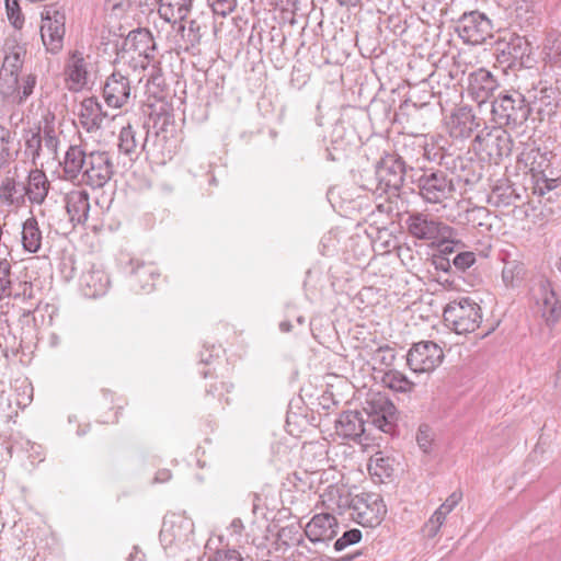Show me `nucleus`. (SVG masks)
I'll return each instance as SVG.
<instances>
[{
    "label": "nucleus",
    "instance_id": "1",
    "mask_svg": "<svg viewBox=\"0 0 561 561\" xmlns=\"http://www.w3.org/2000/svg\"><path fill=\"white\" fill-rule=\"evenodd\" d=\"M471 145L480 160L493 164H499L503 157L515 154V174L526 175V139L510 137V133L501 127L489 129L484 126L474 135Z\"/></svg>",
    "mask_w": 561,
    "mask_h": 561
},
{
    "label": "nucleus",
    "instance_id": "2",
    "mask_svg": "<svg viewBox=\"0 0 561 561\" xmlns=\"http://www.w3.org/2000/svg\"><path fill=\"white\" fill-rule=\"evenodd\" d=\"M491 106L494 122L503 125L510 137L526 139V95L519 85L501 93Z\"/></svg>",
    "mask_w": 561,
    "mask_h": 561
},
{
    "label": "nucleus",
    "instance_id": "3",
    "mask_svg": "<svg viewBox=\"0 0 561 561\" xmlns=\"http://www.w3.org/2000/svg\"><path fill=\"white\" fill-rule=\"evenodd\" d=\"M411 169L408 162L397 152H383L375 163L374 186L369 187L375 194L382 196H399Z\"/></svg>",
    "mask_w": 561,
    "mask_h": 561
},
{
    "label": "nucleus",
    "instance_id": "4",
    "mask_svg": "<svg viewBox=\"0 0 561 561\" xmlns=\"http://www.w3.org/2000/svg\"><path fill=\"white\" fill-rule=\"evenodd\" d=\"M525 12L522 7L516 8V18L512 21L499 43L501 48L497 60L504 67L506 76L512 72L517 77V71L525 69L526 30L523 24V14Z\"/></svg>",
    "mask_w": 561,
    "mask_h": 561
},
{
    "label": "nucleus",
    "instance_id": "5",
    "mask_svg": "<svg viewBox=\"0 0 561 561\" xmlns=\"http://www.w3.org/2000/svg\"><path fill=\"white\" fill-rule=\"evenodd\" d=\"M410 180L414 185L412 190L428 204H442L456 191L453 180L439 169H411Z\"/></svg>",
    "mask_w": 561,
    "mask_h": 561
},
{
    "label": "nucleus",
    "instance_id": "6",
    "mask_svg": "<svg viewBox=\"0 0 561 561\" xmlns=\"http://www.w3.org/2000/svg\"><path fill=\"white\" fill-rule=\"evenodd\" d=\"M443 318L446 327L455 333H471L482 321L481 307L470 297H462L446 305Z\"/></svg>",
    "mask_w": 561,
    "mask_h": 561
},
{
    "label": "nucleus",
    "instance_id": "7",
    "mask_svg": "<svg viewBox=\"0 0 561 561\" xmlns=\"http://www.w3.org/2000/svg\"><path fill=\"white\" fill-rule=\"evenodd\" d=\"M364 411L368 416V422L378 430L391 436L398 434L397 408L386 393H369L365 401Z\"/></svg>",
    "mask_w": 561,
    "mask_h": 561
},
{
    "label": "nucleus",
    "instance_id": "8",
    "mask_svg": "<svg viewBox=\"0 0 561 561\" xmlns=\"http://www.w3.org/2000/svg\"><path fill=\"white\" fill-rule=\"evenodd\" d=\"M536 286L538 288L535 298L537 305L540 306L541 317L545 320V327L540 329V340L547 343L553 337L552 329L561 317V304L549 279L540 276L536 282Z\"/></svg>",
    "mask_w": 561,
    "mask_h": 561
},
{
    "label": "nucleus",
    "instance_id": "9",
    "mask_svg": "<svg viewBox=\"0 0 561 561\" xmlns=\"http://www.w3.org/2000/svg\"><path fill=\"white\" fill-rule=\"evenodd\" d=\"M41 38L47 53L57 55L64 47L66 15L56 4H49L41 13Z\"/></svg>",
    "mask_w": 561,
    "mask_h": 561
},
{
    "label": "nucleus",
    "instance_id": "10",
    "mask_svg": "<svg viewBox=\"0 0 561 561\" xmlns=\"http://www.w3.org/2000/svg\"><path fill=\"white\" fill-rule=\"evenodd\" d=\"M551 157L552 151L547 145L541 146L531 137L528 138V161H530L528 172L531 173L534 180V194L541 196L545 194V190L550 191L553 187L556 180L548 178L546 174L550 167Z\"/></svg>",
    "mask_w": 561,
    "mask_h": 561
},
{
    "label": "nucleus",
    "instance_id": "11",
    "mask_svg": "<svg viewBox=\"0 0 561 561\" xmlns=\"http://www.w3.org/2000/svg\"><path fill=\"white\" fill-rule=\"evenodd\" d=\"M387 507L381 495L373 492L356 494L351 518L363 527L374 528L381 524Z\"/></svg>",
    "mask_w": 561,
    "mask_h": 561
},
{
    "label": "nucleus",
    "instance_id": "12",
    "mask_svg": "<svg viewBox=\"0 0 561 561\" xmlns=\"http://www.w3.org/2000/svg\"><path fill=\"white\" fill-rule=\"evenodd\" d=\"M455 31L463 43L480 45L493 36V24L484 13L470 11L459 18Z\"/></svg>",
    "mask_w": 561,
    "mask_h": 561
},
{
    "label": "nucleus",
    "instance_id": "13",
    "mask_svg": "<svg viewBox=\"0 0 561 561\" xmlns=\"http://www.w3.org/2000/svg\"><path fill=\"white\" fill-rule=\"evenodd\" d=\"M409 234L417 240L434 242L450 234L451 227L430 214L410 213L405 219Z\"/></svg>",
    "mask_w": 561,
    "mask_h": 561
},
{
    "label": "nucleus",
    "instance_id": "14",
    "mask_svg": "<svg viewBox=\"0 0 561 561\" xmlns=\"http://www.w3.org/2000/svg\"><path fill=\"white\" fill-rule=\"evenodd\" d=\"M146 128V124L139 127H134L131 124L122 127L118 134V152L127 156L131 161L136 160L141 152L153 153L151 131Z\"/></svg>",
    "mask_w": 561,
    "mask_h": 561
},
{
    "label": "nucleus",
    "instance_id": "15",
    "mask_svg": "<svg viewBox=\"0 0 561 561\" xmlns=\"http://www.w3.org/2000/svg\"><path fill=\"white\" fill-rule=\"evenodd\" d=\"M443 359V348L433 341L414 343L407 354V365L414 373L433 371Z\"/></svg>",
    "mask_w": 561,
    "mask_h": 561
},
{
    "label": "nucleus",
    "instance_id": "16",
    "mask_svg": "<svg viewBox=\"0 0 561 561\" xmlns=\"http://www.w3.org/2000/svg\"><path fill=\"white\" fill-rule=\"evenodd\" d=\"M525 254L515 245H508L501 251L502 280L507 289L519 290L526 286Z\"/></svg>",
    "mask_w": 561,
    "mask_h": 561
},
{
    "label": "nucleus",
    "instance_id": "17",
    "mask_svg": "<svg viewBox=\"0 0 561 561\" xmlns=\"http://www.w3.org/2000/svg\"><path fill=\"white\" fill-rule=\"evenodd\" d=\"M126 268L128 284L133 291L136 294H149L154 289L156 282L160 277V272L153 262L131 257Z\"/></svg>",
    "mask_w": 561,
    "mask_h": 561
},
{
    "label": "nucleus",
    "instance_id": "18",
    "mask_svg": "<svg viewBox=\"0 0 561 561\" xmlns=\"http://www.w3.org/2000/svg\"><path fill=\"white\" fill-rule=\"evenodd\" d=\"M484 126L485 122L477 117L470 107L461 106L451 115L449 135L456 140L474 138Z\"/></svg>",
    "mask_w": 561,
    "mask_h": 561
},
{
    "label": "nucleus",
    "instance_id": "19",
    "mask_svg": "<svg viewBox=\"0 0 561 561\" xmlns=\"http://www.w3.org/2000/svg\"><path fill=\"white\" fill-rule=\"evenodd\" d=\"M443 167L456 174L467 185L477 184L482 178L483 165L472 157L456 156L453 152L450 157H447V161L443 162Z\"/></svg>",
    "mask_w": 561,
    "mask_h": 561
},
{
    "label": "nucleus",
    "instance_id": "20",
    "mask_svg": "<svg viewBox=\"0 0 561 561\" xmlns=\"http://www.w3.org/2000/svg\"><path fill=\"white\" fill-rule=\"evenodd\" d=\"M339 533V523L330 513L316 514L306 525L305 536L313 543L328 542Z\"/></svg>",
    "mask_w": 561,
    "mask_h": 561
},
{
    "label": "nucleus",
    "instance_id": "21",
    "mask_svg": "<svg viewBox=\"0 0 561 561\" xmlns=\"http://www.w3.org/2000/svg\"><path fill=\"white\" fill-rule=\"evenodd\" d=\"M89 165L84 184L92 188L103 187L114 174V165L106 151H91Z\"/></svg>",
    "mask_w": 561,
    "mask_h": 561
},
{
    "label": "nucleus",
    "instance_id": "22",
    "mask_svg": "<svg viewBox=\"0 0 561 561\" xmlns=\"http://www.w3.org/2000/svg\"><path fill=\"white\" fill-rule=\"evenodd\" d=\"M497 87V80L484 68H480L468 76V93L479 105L485 103Z\"/></svg>",
    "mask_w": 561,
    "mask_h": 561
},
{
    "label": "nucleus",
    "instance_id": "23",
    "mask_svg": "<svg viewBox=\"0 0 561 561\" xmlns=\"http://www.w3.org/2000/svg\"><path fill=\"white\" fill-rule=\"evenodd\" d=\"M131 88L129 79L119 72H113L103 87V98L106 104L119 108L128 103Z\"/></svg>",
    "mask_w": 561,
    "mask_h": 561
},
{
    "label": "nucleus",
    "instance_id": "24",
    "mask_svg": "<svg viewBox=\"0 0 561 561\" xmlns=\"http://www.w3.org/2000/svg\"><path fill=\"white\" fill-rule=\"evenodd\" d=\"M65 208L75 228L84 225L90 211V195L85 190H73L65 195Z\"/></svg>",
    "mask_w": 561,
    "mask_h": 561
},
{
    "label": "nucleus",
    "instance_id": "25",
    "mask_svg": "<svg viewBox=\"0 0 561 561\" xmlns=\"http://www.w3.org/2000/svg\"><path fill=\"white\" fill-rule=\"evenodd\" d=\"M194 533V523L182 516L164 520L160 530V540L168 543H185Z\"/></svg>",
    "mask_w": 561,
    "mask_h": 561
},
{
    "label": "nucleus",
    "instance_id": "26",
    "mask_svg": "<svg viewBox=\"0 0 561 561\" xmlns=\"http://www.w3.org/2000/svg\"><path fill=\"white\" fill-rule=\"evenodd\" d=\"M65 75L71 91H79L87 85L89 76L88 62L81 51L73 50L69 54L65 66Z\"/></svg>",
    "mask_w": 561,
    "mask_h": 561
},
{
    "label": "nucleus",
    "instance_id": "27",
    "mask_svg": "<svg viewBox=\"0 0 561 561\" xmlns=\"http://www.w3.org/2000/svg\"><path fill=\"white\" fill-rule=\"evenodd\" d=\"M80 286L85 297H101L107 291L110 277L103 270L92 266L89 271L82 273Z\"/></svg>",
    "mask_w": 561,
    "mask_h": 561
},
{
    "label": "nucleus",
    "instance_id": "28",
    "mask_svg": "<svg viewBox=\"0 0 561 561\" xmlns=\"http://www.w3.org/2000/svg\"><path fill=\"white\" fill-rule=\"evenodd\" d=\"M365 421L358 411H344L335 422L337 433L346 438L357 440L365 434Z\"/></svg>",
    "mask_w": 561,
    "mask_h": 561
},
{
    "label": "nucleus",
    "instance_id": "29",
    "mask_svg": "<svg viewBox=\"0 0 561 561\" xmlns=\"http://www.w3.org/2000/svg\"><path fill=\"white\" fill-rule=\"evenodd\" d=\"M122 48L124 50L138 51L144 54L146 58L150 57V51L156 49V43L152 33L148 28L138 27L128 33L123 41Z\"/></svg>",
    "mask_w": 561,
    "mask_h": 561
},
{
    "label": "nucleus",
    "instance_id": "30",
    "mask_svg": "<svg viewBox=\"0 0 561 561\" xmlns=\"http://www.w3.org/2000/svg\"><path fill=\"white\" fill-rule=\"evenodd\" d=\"M105 116L103 106L96 98H85L81 102L79 118L88 131L100 128Z\"/></svg>",
    "mask_w": 561,
    "mask_h": 561
},
{
    "label": "nucleus",
    "instance_id": "31",
    "mask_svg": "<svg viewBox=\"0 0 561 561\" xmlns=\"http://www.w3.org/2000/svg\"><path fill=\"white\" fill-rule=\"evenodd\" d=\"M85 150L80 145H71L65 152L64 160L60 162L62 178L75 183V179L82 178L80 173L84 160Z\"/></svg>",
    "mask_w": 561,
    "mask_h": 561
},
{
    "label": "nucleus",
    "instance_id": "32",
    "mask_svg": "<svg viewBox=\"0 0 561 561\" xmlns=\"http://www.w3.org/2000/svg\"><path fill=\"white\" fill-rule=\"evenodd\" d=\"M159 16L168 23L183 22L192 10L193 0H158Z\"/></svg>",
    "mask_w": 561,
    "mask_h": 561
},
{
    "label": "nucleus",
    "instance_id": "33",
    "mask_svg": "<svg viewBox=\"0 0 561 561\" xmlns=\"http://www.w3.org/2000/svg\"><path fill=\"white\" fill-rule=\"evenodd\" d=\"M26 184L13 178H5L0 185V199L9 207H21L25 204Z\"/></svg>",
    "mask_w": 561,
    "mask_h": 561
},
{
    "label": "nucleus",
    "instance_id": "34",
    "mask_svg": "<svg viewBox=\"0 0 561 561\" xmlns=\"http://www.w3.org/2000/svg\"><path fill=\"white\" fill-rule=\"evenodd\" d=\"M27 179L26 196L30 202L38 205L43 204L50 188L46 174L42 170L35 169L30 171Z\"/></svg>",
    "mask_w": 561,
    "mask_h": 561
},
{
    "label": "nucleus",
    "instance_id": "35",
    "mask_svg": "<svg viewBox=\"0 0 561 561\" xmlns=\"http://www.w3.org/2000/svg\"><path fill=\"white\" fill-rule=\"evenodd\" d=\"M304 533H301L298 524L287 525L282 527L276 535V539L273 543L274 550L285 556L287 550L291 547L302 546Z\"/></svg>",
    "mask_w": 561,
    "mask_h": 561
},
{
    "label": "nucleus",
    "instance_id": "36",
    "mask_svg": "<svg viewBox=\"0 0 561 561\" xmlns=\"http://www.w3.org/2000/svg\"><path fill=\"white\" fill-rule=\"evenodd\" d=\"M25 56L26 49L24 46L18 43L5 44V56L1 71L12 76H20Z\"/></svg>",
    "mask_w": 561,
    "mask_h": 561
},
{
    "label": "nucleus",
    "instance_id": "37",
    "mask_svg": "<svg viewBox=\"0 0 561 561\" xmlns=\"http://www.w3.org/2000/svg\"><path fill=\"white\" fill-rule=\"evenodd\" d=\"M42 231L37 219L32 216L27 218L22 226V245L24 251L37 253L42 247Z\"/></svg>",
    "mask_w": 561,
    "mask_h": 561
},
{
    "label": "nucleus",
    "instance_id": "38",
    "mask_svg": "<svg viewBox=\"0 0 561 561\" xmlns=\"http://www.w3.org/2000/svg\"><path fill=\"white\" fill-rule=\"evenodd\" d=\"M144 124L147 125L146 129L151 131V142L156 147L160 138L162 140L167 139L168 128L173 124V116L169 112L162 111L154 115L150 114L148 122Z\"/></svg>",
    "mask_w": 561,
    "mask_h": 561
},
{
    "label": "nucleus",
    "instance_id": "39",
    "mask_svg": "<svg viewBox=\"0 0 561 561\" xmlns=\"http://www.w3.org/2000/svg\"><path fill=\"white\" fill-rule=\"evenodd\" d=\"M232 388V383L216 379L206 386L205 399L210 405L224 409L225 404H229L228 394Z\"/></svg>",
    "mask_w": 561,
    "mask_h": 561
},
{
    "label": "nucleus",
    "instance_id": "40",
    "mask_svg": "<svg viewBox=\"0 0 561 561\" xmlns=\"http://www.w3.org/2000/svg\"><path fill=\"white\" fill-rule=\"evenodd\" d=\"M443 141H445L443 138H431V141H427L426 138H421L419 146L423 149V157L431 162L443 165V162L447 161V157H450L453 153L440 144Z\"/></svg>",
    "mask_w": 561,
    "mask_h": 561
},
{
    "label": "nucleus",
    "instance_id": "41",
    "mask_svg": "<svg viewBox=\"0 0 561 561\" xmlns=\"http://www.w3.org/2000/svg\"><path fill=\"white\" fill-rule=\"evenodd\" d=\"M394 459L385 456L381 451L370 457L368 462V471L373 477H377L380 481L389 479L394 472Z\"/></svg>",
    "mask_w": 561,
    "mask_h": 561
},
{
    "label": "nucleus",
    "instance_id": "42",
    "mask_svg": "<svg viewBox=\"0 0 561 561\" xmlns=\"http://www.w3.org/2000/svg\"><path fill=\"white\" fill-rule=\"evenodd\" d=\"M385 387L399 393H410L414 390L415 383L410 380L403 373L397 369H389L381 378Z\"/></svg>",
    "mask_w": 561,
    "mask_h": 561
},
{
    "label": "nucleus",
    "instance_id": "43",
    "mask_svg": "<svg viewBox=\"0 0 561 561\" xmlns=\"http://www.w3.org/2000/svg\"><path fill=\"white\" fill-rule=\"evenodd\" d=\"M0 94L8 104L18 105L20 96V76L0 72Z\"/></svg>",
    "mask_w": 561,
    "mask_h": 561
},
{
    "label": "nucleus",
    "instance_id": "44",
    "mask_svg": "<svg viewBox=\"0 0 561 561\" xmlns=\"http://www.w3.org/2000/svg\"><path fill=\"white\" fill-rule=\"evenodd\" d=\"M146 92L156 100H163L167 96V83L161 68L152 66L146 83Z\"/></svg>",
    "mask_w": 561,
    "mask_h": 561
},
{
    "label": "nucleus",
    "instance_id": "45",
    "mask_svg": "<svg viewBox=\"0 0 561 561\" xmlns=\"http://www.w3.org/2000/svg\"><path fill=\"white\" fill-rule=\"evenodd\" d=\"M15 135V130L0 123V170L9 165L14 159L11 146Z\"/></svg>",
    "mask_w": 561,
    "mask_h": 561
},
{
    "label": "nucleus",
    "instance_id": "46",
    "mask_svg": "<svg viewBox=\"0 0 561 561\" xmlns=\"http://www.w3.org/2000/svg\"><path fill=\"white\" fill-rule=\"evenodd\" d=\"M543 53L550 62H558L561 59V33L551 31L547 34Z\"/></svg>",
    "mask_w": 561,
    "mask_h": 561
},
{
    "label": "nucleus",
    "instance_id": "47",
    "mask_svg": "<svg viewBox=\"0 0 561 561\" xmlns=\"http://www.w3.org/2000/svg\"><path fill=\"white\" fill-rule=\"evenodd\" d=\"M477 261L476 253L472 251L459 250L453 257L451 263L454 264L455 275L465 273L469 270Z\"/></svg>",
    "mask_w": 561,
    "mask_h": 561
},
{
    "label": "nucleus",
    "instance_id": "48",
    "mask_svg": "<svg viewBox=\"0 0 561 561\" xmlns=\"http://www.w3.org/2000/svg\"><path fill=\"white\" fill-rule=\"evenodd\" d=\"M7 16L10 24L16 28L21 30L24 25V14L20 7L19 0H5L4 1Z\"/></svg>",
    "mask_w": 561,
    "mask_h": 561
},
{
    "label": "nucleus",
    "instance_id": "49",
    "mask_svg": "<svg viewBox=\"0 0 561 561\" xmlns=\"http://www.w3.org/2000/svg\"><path fill=\"white\" fill-rule=\"evenodd\" d=\"M434 436L435 434L428 424L422 423L419 426L415 439L419 447L424 454H430L432 451Z\"/></svg>",
    "mask_w": 561,
    "mask_h": 561
},
{
    "label": "nucleus",
    "instance_id": "50",
    "mask_svg": "<svg viewBox=\"0 0 561 561\" xmlns=\"http://www.w3.org/2000/svg\"><path fill=\"white\" fill-rule=\"evenodd\" d=\"M37 83V77L34 73H28L20 78V96L18 99V105L23 104L34 91Z\"/></svg>",
    "mask_w": 561,
    "mask_h": 561
},
{
    "label": "nucleus",
    "instance_id": "51",
    "mask_svg": "<svg viewBox=\"0 0 561 561\" xmlns=\"http://www.w3.org/2000/svg\"><path fill=\"white\" fill-rule=\"evenodd\" d=\"M362 539V531L357 528L345 530L343 535L337 538L333 545L335 551H342L351 545L359 542Z\"/></svg>",
    "mask_w": 561,
    "mask_h": 561
},
{
    "label": "nucleus",
    "instance_id": "52",
    "mask_svg": "<svg viewBox=\"0 0 561 561\" xmlns=\"http://www.w3.org/2000/svg\"><path fill=\"white\" fill-rule=\"evenodd\" d=\"M11 264L7 259L0 260V296L10 297L11 291Z\"/></svg>",
    "mask_w": 561,
    "mask_h": 561
},
{
    "label": "nucleus",
    "instance_id": "53",
    "mask_svg": "<svg viewBox=\"0 0 561 561\" xmlns=\"http://www.w3.org/2000/svg\"><path fill=\"white\" fill-rule=\"evenodd\" d=\"M355 500L356 495H352L350 492L342 489L340 496H337V503L331 514L344 515L346 512L352 513Z\"/></svg>",
    "mask_w": 561,
    "mask_h": 561
},
{
    "label": "nucleus",
    "instance_id": "54",
    "mask_svg": "<svg viewBox=\"0 0 561 561\" xmlns=\"http://www.w3.org/2000/svg\"><path fill=\"white\" fill-rule=\"evenodd\" d=\"M371 359L386 367L392 366L396 359V352L389 345L379 346L371 356Z\"/></svg>",
    "mask_w": 561,
    "mask_h": 561
},
{
    "label": "nucleus",
    "instance_id": "55",
    "mask_svg": "<svg viewBox=\"0 0 561 561\" xmlns=\"http://www.w3.org/2000/svg\"><path fill=\"white\" fill-rule=\"evenodd\" d=\"M43 138L41 135V127L37 128L36 131H32L31 136H26L25 138V148L32 156V159L35 160L39 157L42 150Z\"/></svg>",
    "mask_w": 561,
    "mask_h": 561
},
{
    "label": "nucleus",
    "instance_id": "56",
    "mask_svg": "<svg viewBox=\"0 0 561 561\" xmlns=\"http://www.w3.org/2000/svg\"><path fill=\"white\" fill-rule=\"evenodd\" d=\"M342 492V488L335 485H329L325 491L321 494V501L323 506L331 511L334 510L335 504L337 503V496H340Z\"/></svg>",
    "mask_w": 561,
    "mask_h": 561
},
{
    "label": "nucleus",
    "instance_id": "57",
    "mask_svg": "<svg viewBox=\"0 0 561 561\" xmlns=\"http://www.w3.org/2000/svg\"><path fill=\"white\" fill-rule=\"evenodd\" d=\"M431 261L436 271H440L449 275H455L451 257L434 253Z\"/></svg>",
    "mask_w": 561,
    "mask_h": 561
},
{
    "label": "nucleus",
    "instance_id": "58",
    "mask_svg": "<svg viewBox=\"0 0 561 561\" xmlns=\"http://www.w3.org/2000/svg\"><path fill=\"white\" fill-rule=\"evenodd\" d=\"M215 14L226 16L237 7V0H208Z\"/></svg>",
    "mask_w": 561,
    "mask_h": 561
},
{
    "label": "nucleus",
    "instance_id": "59",
    "mask_svg": "<svg viewBox=\"0 0 561 561\" xmlns=\"http://www.w3.org/2000/svg\"><path fill=\"white\" fill-rule=\"evenodd\" d=\"M44 136L43 141L45 144V147L48 151H50L53 154H57V148L59 144V139L56 135L55 128L51 125H45L44 127Z\"/></svg>",
    "mask_w": 561,
    "mask_h": 561
},
{
    "label": "nucleus",
    "instance_id": "60",
    "mask_svg": "<svg viewBox=\"0 0 561 561\" xmlns=\"http://www.w3.org/2000/svg\"><path fill=\"white\" fill-rule=\"evenodd\" d=\"M210 561H243V558L238 550L227 548L216 550Z\"/></svg>",
    "mask_w": 561,
    "mask_h": 561
},
{
    "label": "nucleus",
    "instance_id": "61",
    "mask_svg": "<svg viewBox=\"0 0 561 561\" xmlns=\"http://www.w3.org/2000/svg\"><path fill=\"white\" fill-rule=\"evenodd\" d=\"M461 499L462 493L459 491H455L445 500L443 504H440L438 508L448 515L458 505Z\"/></svg>",
    "mask_w": 561,
    "mask_h": 561
},
{
    "label": "nucleus",
    "instance_id": "62",
    "mask_svg": "<svg viewBox=\"0 0 561 561\" xmlns=\"http://www.w3.org/2000/svg\"><path fill=\"white\" fill-rule=\"evenodd\" d=\"M500 198L504 205H516V202H522V195L513 186H507Z\"/></svg>",
    "mask_w": 561,
    "mask_h": 561
},
{
    "label": "nucleus",
    "instance_id": "63",
    "mask_svg": "<svg viewBox=\"0 0 561 561\" xmlns=\"http://www.w3.org/2000/svg\"><path fill=\"white\" fill-rule=\"evenodd\" d=\"M344 157V151L340 149L334 141L332 142V147L325 149V159L329 161H341Z\"/></svg>",
    "mask_w": 561,
    "mask_h": 561
},
{
    "label": "nucleus",
    "instance_id": "64",
    "mask_svg": "<svg viewBox=\"0 0 561 561\" xmlns=\"http://www.w3.org/2000/svg\"><path fill=\"white\" fill-rule=\"evenodd\" d=\"M458 251L459 250L456 249V244L453 242L443 241L438 244V251L436 254L453 257Z\"/></svg>",
    "mask_w": 561,
    "mask_h": 561
}]
</instances>
